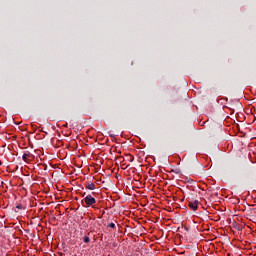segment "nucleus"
<instances>
[{
	"label": "nucleus",
	"instance_id": "nucleus-2",
	"mask_svg": "<svg viewBox=\"0 0 256 256\" xmlns=\"http://www.w3.org/2000/svg\"><path fill=\"white\" fill-rule=\"evenodd\" d=\"M189 207L192 209V211H197L199 208V200H193L189 202Z\"/></svg>",
	"mask_w": 256,
	"mask_h": 256
},
{
	"label": "nucleus",
	"instance_id": "nucleus-4",
	"mask_svg": "<svg viewBox=\"0 0 256 256\" xmlns=\"http://www.w3.org/2000/svg\"><path fill=\"white\" fill-rule=\"evenodd\" d=\"M86 187L90 191H93L95 189V184L93 182H89Z\"/></svg>",
	"mask_w": 256,
	"mask_h": 256
},
{
	"label": "nucleus",
	"instance_id": "nucleus-3",
	"mask_svg": "<svg viewBox=\"0 0 256 256\" xmlns=\"http://www.w3.org/2000/svg\"><path fill=\"white\" fill-rule=\"evenodd\" d=\"M23 161H33V154L26 152L22 156Z\"/></svg>",
	"mask_w": 256,
	"mask_h": 256
},
{
	"label": "nucleus",
	"instance_id": "nucleus-1",
	"mask_svg": "<svg viewBox=\"0 0 256 256\" xmlns=\"http://www.w3.org/2000/svg\"><path fill=\"white\" fill-rule=\"evenodd\" d=\"M84 203L88 206H91V205H95L96 203V200L93 196L91 195H87L85 198H84Z\"/></svg>",
	"mask_w": 256,
	"mask_h": 256
},
{
	"label": "nucleus",
	"instance_id": "nucleus-5",
	"mask_svg": "<svg viewBox=\"0 0 256 256\" xmlns=\"http://www.w3.org/2000/svg\"><path fill=\"white\" fill-rule=\"evenodd\" d=\"M83 241L84 243H89L90 239L88 236H84Z\"/></svg>",
	"mask_w": 256,
	"mask_h": 256
},
{
	"label": "nucleus",
	"instance_id": "nucleus-6",
	"mask_svg": "<svg viewBox=\"0 0 256 256\" xmlns=\"http://www.w3.org/2000/svg\"><path fill=\"white\" fill-rule=\"evenodd\" d=\"M108 227H110L111 229H115V223H110Z\"/></svg>",
	"mask_w": 256,
	"mask_h": 256
}]
</instances>
